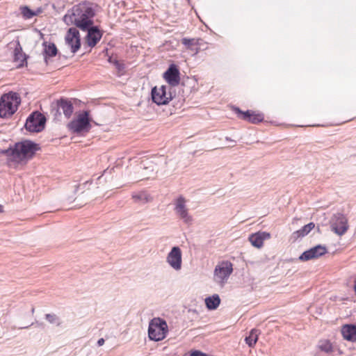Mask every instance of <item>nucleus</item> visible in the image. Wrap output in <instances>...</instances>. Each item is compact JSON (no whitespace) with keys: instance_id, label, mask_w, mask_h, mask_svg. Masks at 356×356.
I'll return each instance as SVG.
<instances>
[{"instance_id":"27","label":"nucleus","mask_w":356,"mask_h":356,"mask_svg":"<svg viewBox=\"0 0 356 356\" xmlns=\"http://www.w3.org/2000/svg\"><path fill=\"white\" fill-rule=\"evenodd\" d=\"M318 347L321 350L326 353H329L332 351V344L328 340L320 341Z\"/></svg>"},{"instance_id":"3","label":"nucleus","mask_w":356,"mask_h":356,"mask_svg":"<svg viewBox=\"0 0 356 356\" xmlns=\"http://www.w3.org/2000/svg\"><path fill=\"white\" fill-rule=\"evenodd\" d=\"M21 99L16 92L3 94L0 98V117L7 118L14 114L19 105Z\"/></svg>"},{"instance_id":"28","label":"nucleus","mask_w":356,"mask_h":356,"mask_svg":"<svg viewBox=\"0 0 356 356\" xmlns=\"http://www.w3.org/2000/svg\"><path fill=\"white\" fill-rule=\"evenodd\" d=\"M44 52L47 56L53 57L55 56L57 54V48L54 44L50 43L45 46Z\"/></svg>"},{"instance_id":"22","label":"nucleus","mask_w":356,"mask_h":356,"mask_svg":"<svg viewBox=\"0 0 356 356\" xmlns=\"http://www.w3.org/2000/svg\"><path fill=\"white\" fill-rule=\"evenodd\" d=\"M314 227L315 224L314 222H309L307 225L303 226L301 229L294 232L292 234V237L294 239L304 237L307 236Z\"/></svg>"},{"instance_id":"25","label":"nucleus","mask_w":356,"mask_h":356,"mask_svg":"<svg viewBox=\"0 0 356 356\" xmlns=\"http://www.w3.org/2000/svg\"><path fill=\"white\" fill-rule=\"evenodd\" d=\"M21 13L24 19H31L34 16L38 15V14L40 12L39 9L38 11L35 12L31 10L28 6H24L20 7Z\"/></svg>"},{"instance_id":"34","label":"nucleus","mask_w":356,"mask_h":356,"mask_svg":"<svg viewBox=\"0 0 356 356\" xmlns=\"http://www.w3.org/2000/svg\"><path fill=\"white\" fill-rule=\"evenodd\" d=\"M108 61L114 64V60H113L112 58H109Z\"/></svg>"},{"instance_id":"12","label":"nucleus","mask_w":356,"mask_h":356,"mask_svg":"<svg viewBox=\"0 0 356 356\" xmlns=\"http://www.w3.org/2000/svg\"><path fill=\"white\" fill-rule=\"evenodd\" d=\"M65 42L72 53H76L81 47L79 32L76 28H70L65 35Z\"/></svg>"},{"instance_id":"5","label":"nucleus","mask_w":356,"mask_h":356,"mask_svg":"<svg viewBox=\"0 0 356 356\" xmlns=\"http://www.w3.org/2000/svg\"><path fill=\"white\" fill-rule=\"evenodd\" d=\"M68 129L73 133L81 134L88 132L91 129L89 119V112L83 111L67 124Z\"/></svg>"},{"instance_id":"15","label":"nucleus","mask_w":356,"mask_h":356,"mask_svg":"<svg viewBox=\"0 0 356 356\" xmlns=\"http://www.w3.org/2000/svg\"><path fill=\"white\" fill-rule=\"evenodd\" d=\"M84 31H87L86 42L90 47H95L102 38V33L97 26L92 25Z\"/></svg>"},{"instance_id":"1","label":"nucleus","mask_w":356,"mask_h":356,"mask_svg":"<svg viewBox=\"0 0 356 356\" xmlns=\"http://www.w3.org/2000/svg\"><path fill=\"white\" fill-rule=\"evenodd\" d=\"M37 146L30 140H24L16 143L14 148L6 149L3 153L17 163H26L38 150Z\"/></svg>"},{"instance_id":"23","label":"nucleus","mask_w":356,"mask_h":356,"mask_svg":"<svg viewBox=\"0 0 356 356\" xmlns=\"http://www.w3.org/2000/svg\"><path fill=\"white\" fill-rule=\"evenodd\" d=\"M220 303L218 295L215 294L205 299V304L209 309H216Z\"/></svg>"},{"instance_id":"13","label":"nucleus","mask_w":356,"mask_h":356,"mask_svg":"<svg viewBox=\"0 0 356 356\" xmlns=\"http://www.w3.org/2000/svg\"><path fill=\"white\" fill-rule=\"evenodd\" d=\"M327 252V248L325 245H317L308 250L305 251L300 257L299 259L301 261H309L314 259H317Z\"/></svg>"},{"instance_id":"30","label":"nucleus","mask_w":356,"mask_h":356,"mask_svg":"<svg viewBox=\"0 0 356 356\" xmlns=\"http://www.w3.org/2000/svg\"><path fill=\"white\" fill-rule=\"evenodd\" d=\"M114 65L119 72L122 71L124 70L123 64H121L118 60H114Z\"/></svg>"},{"instance_id":"11","label":"nucleus","mask_w":356,"mask_h":356,"mask_svg":"<svg viewBox=\"0 0 356 356\" xmlns=\"http://www.w3.org/2000/svg\"><path fill=\"white\" fill-rule=\"evenodd\" d=\"M166 262L175 270L179 271L182 266L181 250L178 246L172 247L166 257Z\"/></svg>"},{"instance_id":"7","label":"nucleus","mask_w":356,"mask_h":356,"mask_svg":"<svg viewBox=\"0 0 356 356\" xmlns=\"http://www.w3.org/2000/svg\"><path fill=\"white\" fill-rule=\"evenodd\" d=\"M232 271V264L229 261H223L216 266L213 279L216 282L223 286Z\"/></svg>"},{"instance_id":"37","label":"nucleus","mask_w":356,"mask_h":356,"mask_svg":"<svg viewBox=\"0 0 356 356\" xmlns=\"http://www.w3.org/2000/svg\"><path fill=\"white\" fill-rule=\"evenodd\" d=\"M34 310H35V309H34V308H33V309H32V313H33V312H34Z\"/></svg>"},{"instance_id":"20","label":"nucleus","mask_w":356,"mask_h":356,"mask_svg":"<svg viewBox=\"0 0 356 356\" xmlns=\"http://www.w3.org/2000/svg\"><path fill=\"white\" fill-rule=\"evenodd\" d=\"M57 106L58 108L63 111V114L67 118H70L74 111L71 101L61 98L57 102Z\"/></svg>"},{"instance_id":"26","label":"nucleus","mask_w":356,"mask_h":356,"mask_svg":"<svg viewBox=\"0 0 356 356\" xmlns=\"http://www.w3.org/2000/svg\"><path fill=\"white\" fill-rule=\"evenodd\" d=\"M132 197L136 202H140L142 203H147L152 200V197L144 192L133 194Z\"/></svg>"},{"instance_id":"9","label":"nucleus","mask_w":356,"mask_h":356,"mask_svg":"<svg viewBox=\"0 0 356 356\" xmlns=\"http://www.w3.org/2000/svg\"><path fill=\"white\" fill-rule=\"evenodd\" d=\"M170 88L165 86L161 87H154L152 90V101L157 105L167 104L172 99L171 92H167V90Z\"/></svg>"},{"instance_id":"32","label":"nucleus","mask_w":356,"mask_h":356,"mask_svg":"<svg viewBox=\"0 0 356 356\" xmlns=\"http://www.w3.org/2000/svg\"><path fill=\"white\" fill-rule=\"evenodd\" d=\"M104 339L103 338H100L98 341H97V345L99 346H102L104 345Z\"/></svg>"},{"instance_id":"24","label":"nucleus","mask_w":356,"mask_h":356,"mask_svg":"<svg viewBox=\"0 0 356 356\" xmlns=\"http://www.w3.org/2000/svg\"><path fill=\"white\" fill-rule=\"evenodd\" d=\"M259 331L257 329H252L249 336L246 337L245 341L250 347H253L258 340Z\"/></svg>"},{"instance_id":"10","label":"nucleus","mask_w":356,"mask_h":356,"mask_svg":"<svg viewBox=\"0 0 356 356\" xmlns=\"http://www.w3.org/2000/svg\"><path fill=\"white\" fill-rule=\"evenodd\" d=\"M330 226L334 233L339 236H342L348 229V220L341 213L334 214L330 220Z\"/></svg>"},{"instance_id":"16","label":"nucleus","mask_w":356,"mask_h":356,"mask_svg":"<svg viewBox=\"0 0 356 356\" xmlns=\"http://www.w3.org/2000/svg\"><path fill=\"white\" fill-rule=\"evenodd\" d=\"M164 78L171 86H177L179 83V72L175 65H171L168 70L164 73Z\"/></svg>"},{"instance_id":"36","label":"nucleus","mask_w":356,"mask_h":356,"mask_svg":"<svg viewBox=\"0 0 356 356\" xmlns=\"http://www.w3.org/2000/svg\"><path fill=\"white\" fill-rule=\"evenodd\" d=\"M227 140H231L228 137L226 138Z\"/></svg>"},{"instance_id":"2","label":"nucleus","mask_w":356,"mask_h":356,"mask_svg":"<svg viewBox=\"0 0 356 356\" xmlns=\"http://www.w3.org/2000/svg\"><path fill=\"white\" fill-rule=\"evenodd\" d=\"M95 15L93 9L86 4H79L72 9V14L64 17L65 21L69 18L70 22L82 31L93 25L92 18Z\"/></svg>"},{"instance_id":"31","label":"nucleus","mask_w":356,"mask_h":356,"mask_svg":"<svg viewBox=\"0 0 356 356\" xmlns=\"http://www.w3.org/2000/svg\"><path fill=\"white\" fill-rule=\"evenodd\" d=\"M191 356H207V355L200 351L195 350L191 353Z\"/></svg>"},{"instance_id":"17","label":"nucleus","mask_w":356,"mask_h":356,"mask_svg":"<svg viewBox=\"0 0 356 356\" xmlns=\"http://www.w3.org/2000/svg\"><path fill=\"white\" fill-rule=\"evenodd\" d=\"M270 238V234L267 232H258L252 234L249 237L251 244L257 248H261L264 245V241Z\"/></svg>"},{"instance_id":"33","label":"nucleus","mask_w":356,"mask_h":356,"mask_svg":"<svg viewBox=\"0 0 356 356\" xmlns=\"http://www.w3.org/2000/svg\"><path fill=\"white\" fill-rule=\"evenodd\" d=\"M33 323H31L29 325H22V326H20L19 327V329H26V328H29L30 326H31Z\"/></svg>"},{"instance_id":"29","label":"nucleus","mask_w":356,"mask_h":356,"mask_svg":"<svg viewBox=\"0 0 356 356\" xmlns=\"http://www.w3.org/2000/svg\"><path fill=\"white\" fill-rule=\"evenodd\" d=\"M45 319L51 324H56L58 326L60 325V318L55 314H47L45 315Z\"/></svg>"},{"instance_id":"35","label":"nucleus","mask_w":356,"mask_h":356,"mask_svg":"<svg viewBox=\"0 0 356 356\" xmlns=\"http://www.w3.org/2000/svg\"><path fill=\"white\" fill-rule=\"evenodd\" d=\"M2 208H3L2 205H1V204H0V212H2V211H3Z\"/></svg>"},{"instance_id":"18","label":"nucleus","mask_w":356,"mask_h":356,"mask_svg":"<svg viewBox=\"0 0 356 356\" xmlns=\"http://www.w3.org/2000/svg\"><path fill=\"white\" fill-rule=\"evenodd\" d=\"M203 40L200 38H184L181 40V43L186 48L191 51L193 54H197L200 51V46Z\"/></svg>"},{"instance_id":"21","label":"nucleus","mask_w":356,"mask_h":356,"mask_svg":"<svg viewBox=\"0 0 356 356\" xmlns=\"http://www.w3.org/2000/svg\"><path fill=\"white\" fill-rule=\"evenodd\" d=\"M236 111L242 115V118L243 120H248L254 124L260 122L264 120L263 115L260 113H255L254 112H250V111L242 112L239 108H236Z\"/></svg>"},{"instance_id":"8","label":"nucleus","mask_w":356,"mask_h":356,"mask_svg":"<svg viewBox=\"0 0 356 356\" xmlns=\"http://www.w3.org/2000/svg\"><path fill=\"white\" fill-rule=\"evenodd\" d=\"M45 117L39 112H33L27 118L25 128L30 132H40L44 128Z\"/></svg>"},{"instance_id":"19","label":"nucleus","mask_w":356,"mask_h":356,"mask_svg":"<svg viewBox=\"0 0 356 356\" xmlns=\"http://www.w3.org/2000/svg\"><path fill=\"white\" fill-rule=\"evenodd\" d=\"M341 334L343 337L352 342L356 341V325H345L341 327Z\"/></svg>"},{"instance_id":"4","label":"nucleus","mask_w":356,"mask_h":356,"mask_svg":"<svg viewBox=\"0 0 356 356\" xmlns=\"http://www.w3.org/2000/svg\"><path fill=\"white\" fill-rule=\"evenodd\" d=\"M168 325L165 320L154 318L149 324L148 335L151 340L159 341L163 340L168 333Z\"/></svg>"},{"instance_id":"14","label":"nucleus","mask_w":356,"mask_h":356,"mask_svg":"<svg viewBox=\"0 0 356 356\" xmlns=\"http://www.w3.org/2000/svg\"><path fill=\"white\" fill-rule=\"evenodd\" d=\"M10 48H13V60L18 67H22L26 62V55L22 51V48L19 40L10 43Z\"/></svg>"},{"instance_id":"6","label":"nucleus","mask_w":356,"mask_h":356,"mask_svg":"<svg viewBox=\"0 0 356 356\" xmlns=\"http://www.w3.org/2000/svg\"><path fill=\"white\" fill-rule=\"evenodd\" d=\"M188 200L182 195L179 196L174 201V211L176 216L185 224L191 225L193 221V216L189 213L187 207Z\"/></svg>"}]
</instances>
